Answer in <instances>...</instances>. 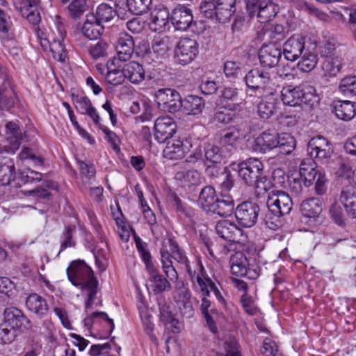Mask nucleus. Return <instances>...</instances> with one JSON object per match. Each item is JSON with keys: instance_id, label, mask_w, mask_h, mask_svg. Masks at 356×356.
Segmentation results:
<instances>
[{"instance_id": "nucleus-62", "label": "nucleus", "mask_w": 356, "mask_h": 356, "mask_svg": "<svg viewBox=\"0 0 356 356\" xmlns=\"http://www.w3.org/2000/svg\"><path fill=\"white\" fill-rule=\"evenodd\" d=\"M108 48L107 42L99 40L96 44L91 45L89 52L93 58L97 59L107 56Z\"/></svg>"}, {"instance_id": "nucleus-31", "label": "nucleus", "mask_w": 356, "mask_h": 356, "mask_svg": "<svg viewBox=\"0 0 356 356\" xmlns=\"http://www.w3.org/2000/svg\"><path fill=\"white\" fill-rule=\"evenodd\" d=\"M218 197L209 213L217 214L221 217L229 216L234 210V202L230 196Z\"/></svg>"}, {"instance_id": "nucleus-48", "label": "nucleus", "mask_w": 356, "mask_h": 356, "mask_svg": "<svg viewBox=\"0 0 356 356\" xmlns=\"http://www.w3.org/2000/svg\"><path fill=\"white\" fill-rule=\"evenodd\" d=\"M239 137L238 130L234 127H229L220 132L219 143L225 147H234Z\"/></svg>"}, {"instance_id": "nucleus-40", "label": "nucleus", "mask_w": 356, "mask_h": 356, "mask_svg": "<svg viewBox=\"0 0 356 356\" xmlns=\"http://www.w3.org/2000/svg\"><path fill=\"white\" fill-rule=\"evenodd\" d=\"M318 198H311L304 201L301 204L302 214L309 218H316L322 212V207Z\"/></svg>"}, {"instance_id": "nucleus-29", "label": "nucleus", "mask_w": 356, "mask_h": 356, "mask_svg": "<svg viewBox=\"0 0 356 356\" xmlns=\"http://www.w3.org/2000/svg\"><path fill=\"white\" fill-rule=\"evenodd\" d=\"M170 20V14L166 7L156 9L151 14V29L157 32H162Z\"/></svg>"}, {"instance_id": "nucleus-32", "label": "nucleus", "mask_w": 356, "mask_h": 356, "mask_svg": "<svg viewBox=\"0 0 356 356\" xmlns=\"http://www.w3.org/2000/svg\"><path fill=\"white\" fill-rule=\"evenodd\" d=\"M147 270L149 274V281L152 283V290L155 294L161 293L171 289L169 281L159 273L155 266Z\"/></svg>"}, {"instance_id": "nucleus-52", "label": "nucleus", "mask_w": 356, "mask_h": 356, "mask_svg": "<svg viewBox=\"0 0 356 356\" xmlns=\"http://www.w3.org/2000/svg\"><path fill=\"white\" fill-rule=\"evenodd\" d=\"M5 3V0H0V6ZM9 19V17L0 9V35L3 38H9L12 35V24Z\"/></svg>"}, {"instance_id": "nucleus-8", "label": "nucleus", "mask_w": 356, "mask_h": 356, "mask_svg": "<svg viewBox=\"0 0 356 356\" xmlns=\"http://www.w3.org/2000/svg\"><path fill=\"white\" fill-rule=\"evenodd\" d=\"M158 107L165 112L175 113L181 108L180 94L172 88H161L154 95Z\"/></svg>"}, {"instance_id": "nucleus-30", "label": "nucleus", "mask_w": 356, "mask_h": 356, "mask_svg": "<svg viewBox=\"0 0 356 356\" xmlns=\"http://www.w3.org/2000/svg\"><path fill=\"white\" fill-rule=\"evenodd\" d=\"M340 202L350 218H356V193L353 187H347L341 191Z\"/></svg>"}, {"instance_id": "nucleus-55", "label": "nucleus", "mask_w": 356, "mask_h": 356, "mask_svg": "<svg viewBox=\"0 0 356 356\" xmlns=\"http://www.w3.org/2000/svg\"><path fill=\"white\" fill-rule=\"evenodd\" d=\"M17 330L10 327L6 322L0 324V339L3 343H12L17 336Z\"/></svg>"}, {"instance_id": "nucleus-46", "label": "nucleus", "mask_w": 356, "mask_h": 356, "mask_svg": "<svg viewBox=\"0 0 356 356\" xmlns=\"http://www.w3.org/2000/svg\"><path fill=\"white\" fill-rule=\"evenodd\" d=\"M205 163L221 164L223 156L220 148L214 145L208 144L204 147Z\"/></svg>"}, {"instance_id": "nucleus-53", "label": "nucleus", "mask_w": 356, "mask_h": 356, "mask_svg": "<svg viewBox=\"0 0 356 356\" xmlns=\"http://www.w3.org/2000/svg\"><path fill=\"white\" fill-rule=\"evenodd\" d=\"M16 9L19 10L22 16L26 17L27 20L33 26L37 25L41 20L40 13L38 10V6L22 8V6H15Z\"/></svg>"}, {"instance_id": "nucleus-54", "label": "nucleus", "mask_w": 356, "mask_h": 356, "mask_svg": "<svg viewBox=\"0 0 356 356\" xmlns=\"http://www.w3.org/2000/svg\"><path fill=\"white\" fill-rule=\"evenodd\" d=\"M75 225H67L65 227V230L60 236L61 243L60 252L67 248L74 247L76 243L73 239V234L75 232Z\"/></svg>"}, {"instance_id": "nucleus-39", "label": "nucleus", "mask_w": 356, "mask_h": 356, "mask_svg": "<svg viewBox=\"0 0 356 356\" xmlns=\"http://www.w3.org/2000/svg\"><path fill=\"white\" fill-rule=\"evenodd\" d=\"M342 65L341 58L336 56L324 58L321 67L325 76H335L340 72Z\"/></svg>"}, {"instance_id": "nucleus-57", "label": "nucleus", "mask_w": 356, "mask_h": 356, "mask_svg": "<svg viewBox=\"0 0 356 356\" xmlns=\"http://www.w3.org/2000/svg\"><path fill=\"white\" fill-rule=\"evenodd\" d=\"M17 179L23 184H33L42 180V174L29 170V172H19Z\"/></svg>"}, {"instance_id": "nucleus-35", "label": "nucleus", "mask_w": 356, "mask_h": 356, "mask_svg": "<svg viewBox=\"0 0 356 356\" xmlns=\"http://www.w3.org/2000/svg\"><path fill=\"white\" fill-rule=\"evenodd\" d=\"M218 198L215 188L211 186H205L200 193L198 204L205 212L209 213Z\"/></svg>"}, {"instance_id": "nucleus-61", "label": "nucleus", "mask_w": 356, "mask_h": 356, "mask_svg": "<svg viewBox=\"0 0 356 356\" xmlns=\"http://www.w3.org/2000/svg\"><path fill=\"white\" fill-rule=\"evenodd\" d=\"M97 318H99L106 321L110 325V333L113 332L115 327L113 320L110 318L107 314L104 312H93L90 316L85 318L83 320L85 326L90 327L92 325Z\"/></svg>"}, {"instance_id": "nucleus-14", "label": "nucleus", "mask_w": 356, "mask_h": 356, "mask_svg": "<svg viewBox=\"0 0 356 356\" xmlns=\"http://www.w3.org/2000/svg\"><path fill=\"white\" fill-rule=\"evenodd\" d=\"M280 47L274 43L263 44L259 51L261 65L266 68H273L279 64L282 55Z\"/></svg>"}, {"instance_id": "nucleus-4", "label": "nucleus", "mask_w": 356, "mask_h": 356, "mask_svg": "<svg viewBox=\"0 0 356 356\" xmlns=\"http://www.w3.org/2000/svg\"><path fill=\"white\" fill-rule=\"evenodd\" d=\"M160 253L161 256L162 268L169 280L177 281L178 280V273L175 268L172 266V258L179 264L184 266L191 280L195 276L196 270H193L186 252L182 249L177 251V252H175L173 254H170V252L168 249L161 248Z\"/></svg>"}, {"instance_id": "nucleus-45", "label": "nucleus", "mask_w": 356, "mask_h": 356, "mask_svg": "<svg viewBox=\"0 0 356 356\" xmlns=\"http://www.w3.org/2000/svg\"><path fill=\"white\" fill-rule=\"evenodd\" d=\"M215 185L219 187L222 193L229 192L233 188L234 186V177L227 168H223L222 174L219 177V179H216Z\"/></svg>"}, {"instance_id": "nucleus-6", "label": "nucleus", "mask_w": 356, "mask_h": 356, "mask_svg": "<svg viewBox=\"0 0 356 356\" xmlns=\"http://www.w3.org/2000/svg\"><path fill=\"white\" fill-rule=\"evenodd\" d=\"M198 54L197 42L190 38H181L175 48V60L181 65H186L193 62Z\"/></svg>"}, {"instance_id": "nucleus-44", "label": "nucleus", "mask_w": 356, "mask_h": 356, "mask_svg": "<svg viewBox=\"0 0 356 356\" xmlns=\"http://www.w3.org/2000/svg\"><path fill=\"white\" fill-rule=\"evenodd\" d=\"M279 144L277 147L279 152L284 155L291 154L296 147V140L289 134H280L278 138Z\"/></svg>"}, {"instance_id": "nucleus-15", "label": "nucleus", "mask_w": 356, "mask_h": 356, "mask_svg": "<svg viewBox=\"0 0 356 356\" xmlns=\"http://www.w3.org/2000/svg\"><path fill=\"white\" fill-rule=\"evenodd\" d=\"M305 37L295 34L283 44V55L285 59L295 61L305 52Z\"/></svg>"}, {"instance_id": "nucleus-47", "label": "nucleus", "mask_w": 356, "mask_h": 356, "mask_svg": "<svg viewBox=\"0 0 356 356\" xmlns=\"http://www.w3.org/2000/svg\"><path fill=\"white\" fill-rule=\"evenodd\" d=\"M277 15L275 6L271 2L261 3L259 6L257 17L261 23L272 20Z\"/></svg>"}, {"instance_id": "nucleus-20", "label": "nucleus", "mask_w": 356, "mask_h": 356, "mask_svg": "<svg viewBox=\"0 0 356 356\" xmlns=\"http://www.w3.org/2000/svg\"><path fill=\"white\" fill-rule=\"evenodd\" d=\"M72 102L79 113L88 115L95 124L99 123L100 118L88 97L72 95Z\"/></svg>"}, {"instance_id": "nucleus-10", "label": "nucleus", "mask_w": 356, "mask_h": 356, "mask_svg": "<svg viewBox=\"0 0 356 356\" xmlns=\"http://www.w3.org/2000/svg\"><path fill=\"white\" fill-rule=\"evenodd\" d=\"M260 207L258 204L245 201L239 204L235 209V217L238 224L245 228L253 227L258 219Z\"/></svg>"}, {"instance_id": "nucleus-21", "label": "nucleus", "mask_w": 356, "mask_h": 356, "mask_svg": "<svg viewBox=\"0 0 356 356\" xmlns=\"http://www.w3.org/2000/svg\"><path fill=\"white\" fill-rule=\"evenodd\" d=\"M188 142L184 143L180 140H171L167 142L163 153V156L170 160L182 159L188 151Z\"/></svg>"}, {"instance_id": "nucleus-18", "label": "nucleus", "mask_w": 356, "mask_h": 356, "mask_svg": "<svg viewBox=\"0 0 356 356\" xmlns=\"http://www.w3.org/2000/svg\"><path fill=\"white\" fill-rule=\"evenodd\" d=\"M215 229L219 237L229 242H237L238 236L242 235V229L229 220L218 221Z\"/></svg>"}, {"instance_id": "nucleus-24", "label": "nucleus", "mask_w": 356, "mask_h": 356, "mask_svg": "<svg viewBox=\"0 0 356 356\" xmlns=\"http://www.w3.org/2000/svg\"><path fill=\"white\" fill-rule=\"evenodd\" d=\"M6 140L9 143L6 151L15 153L20 146L22 134L19 125L14 122H8L6 124Z\"/></svg>"}, {"instance_id": "nucleus-37", "label": "nucleus", "mask_w": 356, "mask_h": 356, "mask_svg": "<svg viewBox=\"0 0 356 356\" xmlns=\"http://www.w3.org/2000/svg\"><path fill=\"white\" fill-rule=\"evenodd\" d=\"M337 117L344 121H349L356 115L354 104L350 101H337L334 105Z\"/></svg>"}, {"instance_id": "nucleus-9", "label": "nucleus", "mask_w": 356, "mask_h": 356, "mask_svg": "<svg viewBox=\"0 0 356 356\" xmlns=\"http://www.w3.org/2000/svg\"><path fill=\"white\" fill-rule=\"evenodd\" d=\"M266 205L273 214L284 216L291 211L293 202L291 197L284 191L272 190L268 193Z\"/></svg>"}, {"instance_id": "nucleus-64", "label": "nucleus", "mask_w": 356, "mask_h": 356, "mask_svg": "<svg viewBox=\"0 0 356 356\" xmlns=\"http://www.w3.org/2000/svg\"><path fill=\"white\" fill-rule=\"evenodd\" d=\"M125 77L122 73V70L113 69L108 70L106 74V81L113 86H118L123 83Z\"/></svg>"}, {"instance_id": "nucleus-36", "label": "nucleus", "mask_w": 356, "mask_h": 356, "mask_svg": "<svg viewBox=\"0 0 356 356\" xmlns=\"http://www.w3.org/2000/svg\"><path fill=\"white\" fill-rule=\"evenodd\" d=\"M301 86L292 87L288 86L284 87L281 91V97L283 103L291 106H300L301 104L300 95Z\"/></svg>"}, {"instance_id": "nucleus-16", "label": "nucleus", "mask_w": 356, "mask_h": 356, "mask_svg": "<svg viewBox=\"0 0 356 356\" xmlns=\"http://www.w3.org/2000/svg\"><path fill=\"white\" fill-rule=\"evenodd\" d=\"M170 22L176 30H187L193 22L191 10L180 5L175 7L170 14Z\"/></svg>"}, {"instance_id": "nucleus-59", "label": "nucleus", "mask_w": 356, "mask_h": 356, "mask_svg": "<svg viewBox=\"0 0 356 356\" xmlns=\"http://www.w3.org/2000/svg\"><path fill=\"white\" fill-rule=\"evenodd\" d=\"M339 89L344 94L356 95V76H346L342 79Z\"/></svg>"}, {"instance_id": "nucleus-7", "label": "nucleus", "mask_w": 356, "mask_h": 356, "mask_svg": "<svg viewBox=\"0 0 356 356\" xmlns=\"http://www.w3.org/2000/svg\"><path fill=\"white\" fill-rule=\"evenodd\" d=\"M264 172V164L257 159L250 158L238 165V175L248 186L255 185Z\"/></svg>"}, {"instance_id": "nucleus-11", "label": "nucleus", "mask_w": 356, "mask_h": 356, "mask_svg": "<svg viewBox=\"0 0 356 356\" xmlns=\"http://www.w3.org/2000/svg\"><path fill=\"white\" fill-rule=\"evenodd\" d=\"M307 154L309 160L316 159L322 163H327L332 154V151L329 142L323 136L312 138L307 144Z\"/></svg>"}, {"instance_id": "nucleus-12", "label": "nucleus", "mask_w": 356, "mask_h": 356, "mask_svg": "<svg viewBox=\"0 0 356 356\" xmlns=\"http://www.w3.org/2000/svg\"><path fill=\"white\" fill-rule=\"evenodd\" d=\"M231 272L239 277L254 280L259 275L257 268L250 267L248 259L242 254L237 253L231 258Z\"/></svg>"}, {"instance_id": "nucleus-28", "label": "nucleus", "mask_w": 356, "mask_h": 356, "mask_svg": "<svg viewBox=\"0 0 356 356\" xmlns=\"http://www.w3.org/2000/svg\"><path fill=\"white\" fill-rule=\"evenodd\" d=\"M17 95L10 81L6 79L3 86H0V107L8 110L13 107Z\"/></svg>"}, {"instance_id": "nucleus-23", "label": "nucleus", "mask_w": 356, "mask_h": 356, "mask_svg": "<svg viewBox=\"0 0 356 356\" xmlns=\"http://www.w3.org/2000/svg\"><path fill=\"white\" fill-rule=\"evenodd\" d=\"M115 49L120 60H129L131 58L134 49L133 38L127 34L120 36L118 40Z\"/></svg>"}, {"instance_id": "nucleus-63", "label": "nucleus", "mask_w": 356, "mask_h": 356, "mask_svg": "<svg viewBox=\"0 0 356 356\" xmlns=\"http://www.w3.org/2000/svg\"><path fill=\"white\" fill-rule=\"evenodd\" d=\"M81 175L86 179H91L95 176L96 170L95 165L92 163H86L76 159Z\"/></svg>"}, {"instance_id": "nucleus-13", "label": "nucleus", "mask_w": 356, "mask_h": 356, "mask_svg": "<svg viewBox=\"0 0 356 356\" xmlns=\"http://www.w3.org/2000/svg\"><path fill=\"white\" fill-rule=\"evenodd\" d=\"M177 124L169 116L157 118L154 123V138L160 143L170 139L176 133Z\"/></svg>"}, {"instance_id": "nucleus-51", "label": "nucleus", "mask_w": 356, "mask_h": 356, "mask_svg": "<svg viewBox=\"0 0 356 356\" xmlns=\"http://www.w3.org/2000/svg\"><path fill=\"white\" fill-rule=\"evenodd\" d=\"M170 47L168 39H154L152 44V50L156 58H165L168 56Z\"/></svg>"}, {"instance_id": "nucleus-60", "label": "nucleus", "mask_w": 356, "mask_h": 356, "mask_svg": "<svg viewBox=\"0 0 356 356\" xmlns=\"http://www.w3.org/2000/svg\"><path fill=\"white\" fill-rule=\"evenodd\" d=\"M223 352H217V356H241L238 345L234 339H229L223 343Z\"/></svg>"}, {"instance_id": "nucleus-17", "label": "nucleus", "mask_w": 356, "mask_h": 356, "mask_svg": "<svg viewBox=\"0 0 356 356\" xmlns=\"http://www.w3.org/2000/svg\"><path fill=\"white\" fill-rule=\"evenodd\" d=\"M3 316V321L17 331L22 328L29 329L31 327L30 320L17 307L6 308Z\"/></svg>"}, {"instance_id": "nucleus-22", "label": "nucleus", "mask_w": 356, "mask_h": 356, "mask_svg": "<svg viewBox=\"0 0 356 356\" xmlns=\"http://www.w3.org/2000/svg\"><path fill=\"white\" fill-rule=\"evenodd\" d=\"M104 29V25L95 17L94 13H89L81 27V32L90 40H95L102 34Z\"/></svg>"}, {"instance_id": "nucleus-34", "label": "nucleus", "mask_w": 356, "mask_h": 356, "mask_svg": "<svg viewBox=\"0 0 356 356\" xmlns=\"http://www.w3.org/2000/svg\"><path fill=\"white\" fill-rule=\"evenodd\" d=\"M204 107V99L196 95H188L184 99H181V108L188 115L200 114Z\"/></svg>"}, {"instance_id": "nucleus-50", "label": "nucleus", "mask_w": 356, "mask_h": 356, "mask_svg": "<svg viewBox=\"0 0 356 356\" xmlns=\"http://www.w3.org/2000/svg\"><path fill=\"white\" fill-rule=\"evenodd\" d=\"M301 56L302 58L298 64L299 69L303 72H310L317 64L316 55L305 51Z\"/></svg>"}, {"instance_id": "nucleus-19", "label": "nucleus", "mask_w": 356, "mask_h": 356, "mask_svg": "<svg viewBox=\"0 0 356 356\" xmlns=\"http://www.w3.org/2000/svg\"><path fill=\"white\" fill-rule=\"evenodd\" d=\"M280 134L270 130L264 131L254 142L253 149L255 152L265 153L276 148L279 144Z\"/></svg>"}, {"instance_id": "nucleus-26", "label": "nucleus", "mask_w": 356, "mask_h": 356, "mask_svg": "<svg viewBox=\"0 0 356 356\" xmlns=\"http://www.w3.org/2000/svg\"><path fill=\"white\" fill-rule=\"evenodd\" d=\"M16 177L15 163L9 157L3 156L0 153V182L6 186L10 184Z\"/></svg>"}, {"instance_id": "nucleus-25", "label": "nucleus", "mask_w": 356, "mask_h": 356, "mask_svg": "<svg viewBox=\"0 0 356 356\" xmlns=\"http://www.w3.org/2000/svg\"><path fill=\"white\" fill-rule=\"evenodd\" d=\"M267 95L259 102L257 106L259 116L264 119H269L275 112L278 99L275 90L273 93H266Z\"/></svg>"}, {"instance_id": "nucleus-43", "label": "nucleus", "mask_w": 356, "mask_h": 356, "mask_svg": "<svg viewBox=\"0 0 356 356\" xmlns=\"http://www.w3.org/2000/svg\"><path fill=\"white\" fill-rule=\"evenodd\" d=\"M40 43L42 47H45L48 44L53 57L60 62H65L66 56L65 49L60 40L53 39L51 41H49L44 39V42L41 40Z\"/></svg>"}, {"instance_id": "nucleus-1", "label": "nucleus", "mask_w": 356, "mask_h": 356, "mask_svg": "<svg viewBox=\"0 0 356 356\" xmlns=\"http://www.w3.org/2000/svg\"><path fill=\"white\" fill-rule=\"evenodd\" d=\"M309 187L314 184L315 193L318 195L325 194L327 191V179L325 174L309 159H303L300 165L299 177L291 175L288 177L289 188L296 195L302 191V181Z\"/></svg>"}, {"instance_id": "nucleus-58", "label": "nucleus", "mask_w": 356, "mask_h": 356, "mask_svg": "<svg viewBox=\"0 0 356 356\" xmlns=\"http://www.w3.org/2000/svg\"><path fill=\"white\" fill-rule=\"evenodd\" d=\"M159 311L161 321L165 325L170 324L171 327L176 329L178 321L175 318L174 314L170 309V307L165 304H159Z\"/></svg>"}, {"instance_id": "nucleus-33", "label": "nucleus", "mask_w": 356, "mask_h": 356, "mask_svg": "<svg viewBox=\"0 0 356 356\" xmlns=\"http://www.w3.org/2000/svg\"><path fill=\"white\" fill-rule=\"evenodd\" d=\"M27 309L40 317L47 314L49 307L46 300L36 293L31 294L26 300Z\"/></svg>"}, {"instance_id": "nucleus-3", "label": "nucleus", "mask_w": 356, "mask_h": 356, "mask_svg": "<svg viewBox=\"0 0 356 356\" xmlns=\"http://www.w3.org/2000/svg\"><path fill=\"white\" fill-rule=\"evenodd\" d=\"M235 4L236 0L204 1L201 3L200 10L205 17L224 23L235 13Z\"/></svg>"}, {"instance_id": "nucleus-5", "label": "nucleus", "mask_w": 356, "mask_h": 356, "mask_svg": "<svg viewBox=\"0 0 356 356\" xmlns=\"http://www.w3.org/2000/svg\"><path fill=\"white\" fill-rule=\"evenodd\" d=\"M244 81L247 87L259 93H273L274 83L270 74L259 68L250 70L245 76Z\"/></svg>"}, {"instance_id": "nucleus-42", "label": "nucleus", "mask_w": 356, "mask_h": 356, "mask_svg": "<svg viewBox=\"0 0 356 356\" xmlns=\"http://www.w3.org/2000/svg\"><path fill=\"white\" fill-rule=\"evenodd\" d=\"M220 100L222 104L229 106L232 104H238L241 99L236 88L227 86L221 90Z\"/></svg>"}, {"instance_id": "nucleus-49", "label": "nucleus", "mask_w": 356, "mask_h": 356, "mask_svg": "<svg viewBox=\"0 0 356 356\" xmlns=\"http://www.w3.org/2000/svg\"><path fill=\"white\" fill-rule=\"evenodd\" d=\"M95 17L100 22H108L115 16V10L106 3L100 4L94 13Z\"/></svg>"}, {"instance_id": "nucleus-27", "label": "nucleus", "mask_w": 356, "mask_h": 356, "mask_svg": "<svg viewBox=\"0 0 356 356\" xmlns=\"http://www.w3.org/2000/svg\"><path fill=\"white\" fill-rule=\"evenodd\" d=\"M122 73L125 79L133 83H139L145 80V70L140 64L135 61L125 64L122 67Z\"/></svg>"}, {"instance_id": "nucleus-56", "label": "nucleus", "mask_w": 356, "mask_h": 356, "mask_svg": "<svg viewBox=\"0 0 356 356\" xmlns=\"http://www.w3.org/2000/svg\"><path fill=\"white\" fill-rule=\"evenodd\" d=\"M86 10V0H72L68 6L70 15L76 19L83 15Z\"/></svg>"}, {"instance_id": "nucleus-38", "label": "nucleus", "mask_w": 356, "mask_h": 356, "mask_svg": "<svg viewBox=\"0 0 356 356\" xmlns=\"http://www.w3.org/2000/svg\"><path fill=\"white\" fill-rule=\"evenodd\" d=\"M300 95L301 104L300 106H305L308 108H312L319 102V97L316 95V89L310 85H301Z\"/></svg>"}, {"instance_id": "nucleus-41", "label": "nucleus", "mask_w": 356, "mask_h": 356, "mask_svg": "<svg viewBox=\"0 0 356 356\" xmlns=\"http://www.w3.org/2000/svg\"><path fill=\"white\" fill-rule=\"evenodd\" d=\"M128 6L134 15H141L149 9L152 0H118V3Z\"/></svg>"}, {"instance_id": "nucleus-2", "label": "nucleus", "mask_w": 356, "mask_h": 356, "mask_svg": "<svg viewBox=\"0 0 356 356\" xmlns=\"http://www.w3.org/2000/svg\"><path fill=\"white\" fill-rule=\"evenodd\" d=\"M69 280L74 286H81L82 291H88L86 309H88L93 304L97 293L98 281L93 276V272L83 260L72 261L67 268Z\"/></svg>"}]
</instances>
